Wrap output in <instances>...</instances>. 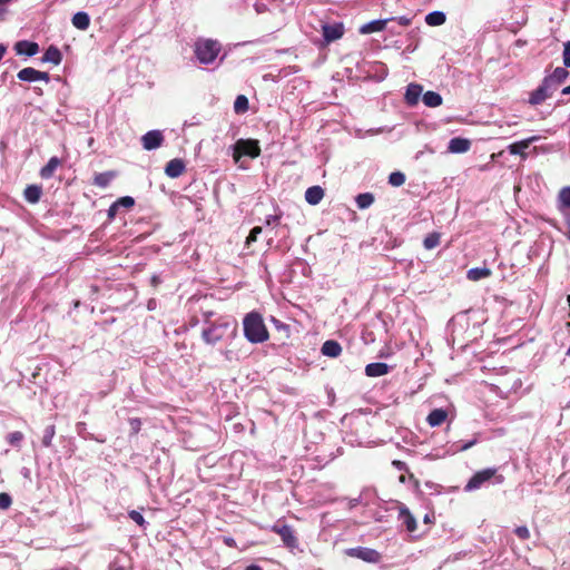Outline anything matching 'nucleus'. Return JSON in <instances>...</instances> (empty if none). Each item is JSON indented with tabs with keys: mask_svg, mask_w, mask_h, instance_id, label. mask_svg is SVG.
Returning <instances> with one entry per match:
<instances>
[{
	"mask_svg": "<svg viewBox=\"0 0 570 570\" xmlns=\"http://www.w3.org/2000/svg\"><path fill=\"white\" fill-rule=\"evenodd\" d=\"M423 521H424L425 523H431V522H432V520H431V518H430V515H429V514H426V515L424 517Z\"/></svg>",
	"mask_w": 570,
	"mask_h": 570,
	"instance_id": "nucleus-58",
	"label": "nucleus"
},
{
	"mask_svg": "<svg viewBox=\"0 0 570 570\" xmlns=\"http://www.w3.org/2000/svg\"><path fill=\"white\" fill-rule=\"evenodd\" d=\"M244 335L248 342L257 344L269 338L268 330L258 312H250L243 320Z\"/></svg>",
	"mask_w": 570,
	"mask_h": 570,
	"instance_id": "nucleus-1",
	"label": "nucleus"
},
{
	"mask_svg": "<svg viewBox=\"0 0 570 570\" xmlns=\"http://www.w3.org/2000/svg\"><path fill=\"white\" fill-rule=\"evenodd\" d=\"M61 165V160L53 156L49 159V161L47 163V165H45L41 169H40V177L43 178V179H49L53 176L56 169Z\"/></svg>",
	"mask_w": 570,
	"mask_h": 570,
	"instance_id": "nucleus-23",
	"label": "nucleus"
},
{
	"mask_svg": "<svg viewBox=\"0 0 570 570\" xmlns=\"http://www.w3.org/2000/svg\"><path fill=\"white\" fill-rule=\"evenodd\" d=\"M71 22L79 30H87L90 24V18L86 12H77L73 14Z\"/></svg>",
	"mask_w": 570,
	"mask_h": 570,
	"instance_id": "nucleus-26",
	"label": "nucleus"
},
{
	"mask_svg": "<svg viewBox=\"0 0 570 570\" xmlns=\"http://www.w3.org/2000/svg\"><path fill=\"white\" fill-rule=\"evenodd\" d=\"M562 95H570V85L562 89Z\"/></svg>",
	"mask_w": 570,
	"mask_h": 570,
	"instance_id": "nucleus-55",
	"label": "nucleus"
},
{
	"mask_svg": "<svg viewBox=\"0 0 570 570\" xmlns=\"http://www.w3.org/2000/svg\"><path fill=\"white\" fill-rule=\"evenodd\" d=\"M22 440H23V433L20 431H14L12 433H9L7 436V442L12 446H19Z\"/></svg>",
	"mask_w": 570,
	"mask_h": 570,
	"instance_id": "nucleus-38",
	"label": "nucleus"
},
{
	"mask_svg": "<svg viewBox=\"0 0 570 570\" xmlns=\"http://www.w3.org/2000/svg\"><path fill=\"white\" fill-rule=\"evenodd\" d=\"M390 366L386 363H370L365 366V374L370 377H377L387 374Z\"/></svg>",
	"mask_w": 570,
	"mask_h": 570,
	"instance_id": "nucleus-18",
	"label": "nucleus"
},
{
	"mask_svg": "<svg viewBox=\"0 0 570 570\" xmlns=\"http://www.w3.org/2000/svg\"><path fill=\"white\" fill-rule=\"evenodd\" d=\"M475 443V441H472L468 444H465L464 446H462V450H468L470 446H472L473 444Z\"/></svg>",
	"mask_w": 570,
	"mask_h": 570,
	"instance_id": "nucleus-56",
	"label": "nucleus"
},
{
	"mask_svg": "<svg viewBox=\"0 0 570 570\" xmlns=\"http://www.w3.org/2000/svg\"><path fill=\"white\" fill-rule=\"evenodd\" d=\"M110 570H125V568L120 564H117V563H112L110 566Z\"/></svg>",
	"mask_w": 570,
	"mask_h": 570,
	"instance_id": "nucleus-53",
	"label": "nucleus"
},
{
	"mask_svg": "<svg viewBox=\"0 0 570 570\" xmlns=\"http://www.w3.org/2000/svg\"><path fill=\"white\" fill-rule=\"evenodd\" d=\"M389 19L385 20H373L370 23L365 24L361 31L364 33L379 32L385 29Z\"/></svg>",
	"mask_w": 570,
	"mask_h": 570,
	"instance_id": "nucleus-31",
	"label": "nucleus"
},
{
	"mask_svg": "<svg viewBox=\"0 0 570 570\" xmlns=\"http://www.w3.org/2000/svg\"><path fill=\"white\" fill-rule=\"evenodd\" d=\"M405 183V175L402 171H393L389 176V184L393 187H400Z\"/></svg>",
	"mask_w": 570,
	"mask_h": 570,
	"instance_id": "nucleus-37",
	"label": "nucleus"
},
{
	"mask_svg": "<svg viewBox=\"0 0 570 570\" xmlns=\"http://www.w3.org/2000/svg\"><path fill=\"white\" fill-rule=\"evenodd\" d=\"M11 504H12L11 497L6 492H1L0 493V509L7 510L11 507Z\"/></svg>",
	"mask_w": 570,
	"mask_h": 570,
	"instance_id": "nucleus-42",
	"label": "nucleus"
},
{
	"mask_svg": "<svg viewBox=\"0 0 570 570\" xmlns=\"http://www.w3.org/2000/svg\"><path fill=\"white\" fill-rule=\"evenodd\" d=\"M118 207L131 208L135 206V199L130 196H124L115 202Z\"/></svg>",
	"mask_w": 570,
	"mask_h": 570,
	"instance_id": "nucleus-40",
	"label": "nucleus"
},
{
	"mask_svg": "<svg viewBox=\"0 0 570 570\" xmlns=\"http://www.w3.org/2000/svg\"><path fill=\"white\" fill-rule=\"evenodd\" d=\"M422 100L424 105L430 108L439 107L443 102L441 95L435 91H426L423 94Z\"/></svg>",
	"mask_w": 570,
	"mask_h": 570,
	"instance_id": "nucleus-27",
	"label": "nucleus"
},
{
	"mask_svg": "<svg viewBox=\"0 0 570 570\" xmlns=\"http://www.w3.org/2000/svg\"><path fill=\"white\" fill-rule=\"evenodd\" d=\"M6 51H7V47L4 45L0 43V60L3 58Z\"/></svg>",
	"mask_w": 570,
	"mask_h": 570,
	"instance_id": "nucleus-52",
	"label": "nucleus"
},
{
	"mask_svg": "<svg viewBox=\"0 0 570 570\" xmlns=\"http://www.w3.org/2000/svg\"><path fill=\"white\" fill-rule=\"evenodd\" d=\"M563 65L567 68H570V41H567L564 43V48H563Z\"/></svg>",
	"mask_w": 570,
	"mask_h": 570,
	"instance_id": "nucleus-46",
	"label": "nucleus"
},
{
	"mask_svg": "<svg viewBox=\"0 0 570 570\" xmlns=\"http://www.w3.org/2000/svg\"><path fill=\"white\" fill-rule=\"evenodd\" d=\"M514 533L521 540H528L530 538V531L525 525L517 527Z\"/></svg>",
	"mask_w": 570,
	"mask_h": 570,
	"instance_id": "nucleus-45",
	"label": "nucleus"
},
{
	"mask_svg": "<svg viewBox=\"0 0 570 570\" xmlns=\"http://www.w3.org/2000/svg\"><path fill=\"white\" fill-rule=\"evenodd\" d=\"M569 71L566 68L557 67L553 72L549 76H546L544 79H549V83L557 89L559 85L566 81L569 77Z\"/></svg>",
	"mask_w": 570,
	"mask_h": 570,
	"instance_id": "nucleus-17",
	"label": "nucleus"
},
{
	"mask_svg": "<svg viewBox=\"0 0 570 570\" xmlns=\"http://www.w3.org/2000/svg\"><path fill=\"white\" fill-rule=\"evenodd\" d=\"M394 20V18L392 19ZM395 20L399 22V24L403 26V27H407L411 24L412 22V19L411 18H407L405 16H402V17H399V18H395Z\"/></svg>",
	"mask_w": 570,
	"mask_h": 570,
	"instance_id": "nucleus-48",
	"label": "nucleus"
},
{
	"mask_svg": "<svg viewBox=\"0 0 570 570\" xmlns=\"http://www.w3.org/2000/svg\"><path fill=\"white\" fill-rule=\"evenodd\" d=\"M440 240L441 234L438 232H433L424 238L423 245L426 249H433L440 245Z\"/></svg>",
	"mask_w": 570,
	"mask_h": 570,
	"instance_id": "nucleus-35",
	"label": "nucleus"
},
{
	"mask_svg": "<svg viewBox=\"0 0 570 570\" xmlns=\"http://www.w3.org/2000/svg\"><path fill=\"white\" fill-rule=\"evenodd\" d=\"M392 464H393V466H394V468H396L399 471H404V472L409 473V478H410L411 480H414L416 484L419 483V481L414 478V474H413V473H411V472L409 471V468H407V465H406V463H405V462L400 461V460H394V461L392 462Z\"/></svg>",
	"mask_w": 570,
	"mask_h": 570,
	"instance_id": "nucleus-39",
	"label": "nucleus"
},
{
	"mask_svg": "<svg viewBox=\"0 0 570 570\" xmlns=\"http://www.w3.org/2000/svg\"><path fill=\"white\" fill-rule=\"evenodd\" d=\"M445 14L442 11H433L426 14L425 22L431 27H438L445 22Z\"/></svg>",
	"mask_w": 570,
	"mask_h": 570,
	"instance_id": "nucleus-32",
	"label": "nucleus"
},
{
	"mask_svg": "<svg viewBox=\"0 0 570 570\" xmlns=\"http://www.w3.org/2000/svg\"><path fill=\"white\" fill-rule=\"evenodd\" d=\"M448 419V411L443 409H434L430 412L426 417V422L430 426H440Z\"/></svg>",
	"mask_w": 570,
	"mask_h": 570,
	"instance_id": "nucleus-20",
	"label": "nucleus"
},
{
	"mask_svg": "<svg viewBox=\"0 0 570 570\" xmlns=\"http://www.w3.org/2000/svg\"><path fill=\"white\" fill-rule=\"evenodd\" d=\"M269 530L281 537V540L286 549L294 551L299 547V539L295 528L285 520L278 519Z\"/></svg>",
	"mask_w": 570,
	"mask_h": 570,
	"instance_id": "nucleus-3",
	"label": "nucleus"
},
{
	"mask_svg": "<svg viewBox=\"0 0 570 570\" xmlns=\"http://www.w3.org/2000/svg\"><path fill=\"white\" fill-rule=\"evenodd\" d=\"M325 193L324 189L321 186H312L308 187L305 191V200L309 205H317L323 199Z\"/></svg>",
	"mask_w": 570,
	"mask_h": 570,
	"instance_id": "nucleus-19",
	"label": "nucleus"
},
{
	"mask_svg": "<svg viewBox=\"0 0 570 570\" xmlns=\"http://www.w3.org/2000/svg\"><path fill=\"white\" fill-rule=\"evenodd\" d=\"M567 355L570 356V345H569V348L567 351Z\"/></svg>",
	"mask_w": 570,
	"mask_h": 570,
	"instance_id": "nucleus-61",
	"label": "nucleus"
},
{
	"mask_svg": "<svg viewBox=\"0 0 570 570\" xmlns=\"http://www.w3.org/2000/svg\"><path fill=\"white\" fill-rule=\"evenodd\" d=\"M159 283H160L159 277H158V276H156V275H154V276L151 277V285H153L154 287H156Z\"/></svg>",
	"mask_w": 570,
	"mask_h": 570,
	"instance_id": "nucleus-51",
	"label": "nucleus"
},
{
	"mask_svg": "<svg viewBox=\"0 0 570 570\" xmlns=\"http://www.w3.org/2000/svg\"><path fill=\"white\" fill-rule=\"evenodd\" d=\"M118 209H119L118 205L116 203H114L108 209V218H110V219L115 218Z\"/></svg>",
	"mask_w": 570,
	"mask_h": 570,
	"instance_id": "nucleus-49",
	"label": "nucleus"
},
{
	"mask_svg": "<svg viewBox=\"0 0 570 570\" xmlns=\"http://www.w3.org/2000/svg\"><path fill=\"white\" fill-rule=\"evenodd\" d=\"M128 515L138 525H140V527L145 525L146 521H145V518L142 517V514L140 512H138L136 510H131V511H129Z\"/></svg>",
	"mask_w": 570,
	"mask_h": 570,
	"instance_id": "nucleus-44",
	"label": "nucleus"
},
{
	"mask_svg": "<svg viewBox=\"0 0 570 570\" xmlns=\"http://www.w3.org/2000/svg\"><path fill=\"white\" fill-rule=\"evenodd\" d=\"M423 87L419 83H410L406 87V91L404 95L405 102L409 106L417 105L420 97L422 95Z\"/></svg>",
	"mask_w": 570,
	"mask_h": 570,
	"instance_id": "nucleus-15",
	"label": "nucleus"
},
{
	"mask_svg": "<svg viewBox=\"0 0 570 570\" xmlns=\"http://www.w3.org/2000/svg\"><path fill=\"white\" fill-rule=\"evenodd\" d=\"M223 542L229 548H237L236 541L232 537H223Z\"/></svg>",
	"mask_w": 570,
	"mask_h": 570,
	"instance_id": "nucleus-50",
	"label": "nucleus"
},
{
	"mask_svg": "<svg viewBox=\"0 0 570 570\" xmlns=\"http://www.w3.org/2000/svg\"><path fill=\"white\" fill-rule=\"evenodd\" d=\"M345 553L348 557L361 559L365 562L370 563H379L382 559V556L379 551L371 549V548H364V547H356L351 548L345 551Z\"/></svg>",
	"mask_w": 570,
	"mask_h": 570,
	"instance_id": "nucleus-7",
	"label": "nucleus"
},
{
	"mask_svg": "<svg viewBox=\"0 0 570 570\" xmlns=\"http://www.w3.org/2000/svg\"><path fill=\"white\" fill-rule=\"evenodd\" d=\"M558 208L561 212L570 209V187H563L558 194Z\"/></svg>",
	"mask_w": 570,
	"mask_h": 570,
	"instance_id": "nucleus-30",
	"label": "nucleus"
},
{
	"mask_svg": "<svg viewBox=\"0 0 570 570\" xmlns=\"http://www.w3.org/2000/svg\"><path fill=\"white\" fill-rule=\"evenodd\" d=\"M323 37L326 42L335 41L343 37L344 29L341 23L335 24H324L323 26Z\"/></svg>",
	"mask_w": 570,
	"mask_h": 570,
	"instance_id": "nucleus-13",
	"label": "nucleus"
},
{
	"mask_svg": "<svg viewBox=\"0 0 570 570\" xmlns=\"http://www.w3.org/2000/svg\"><path fill=\"white\" fill-rule=\"evenodd\" d=\"M261 155V146L256 139H238L234 145L233 158L235 163L239 161L243 156L257 158Z\"/></svg>",
	"mask_w": 570,
	"mask_h": 570,
	"instance_id": "nucleus-5",
	"label": "nucleus"
},
{
	"mask_svg": "<svg viewBox=\"0 0 570 570\" xmlns=\"http://www.w3.org/2000/svg\"><path fill=\"white\" fill-rule=\"evenodd\" d=\"M549 79L543 78L540 86L530 94V105L538 106L552 96L556 89L549 83Z\"/></svg>",
	"mask_w": 570,
	"mask_h": 570,
	"instance_id": "nucleus-8",
	"label": "nucleus"
},
{
	"mask_svg": "<svg viewBox=\"0 0 570 570\" xmlns=\"http://www.w3.org/2000/svg\"><path fill=\"white\" fill-rule=\"evenodd\" d=\"M141 142L146 150H153L163 145L164 136L159 130H150L141 137Z\"/></svg>",
	"mask_w": 570,
	"mask_h": 570,
	"instance_id": "nucleus-10",
	"label": "nucleus"
},
{
	"mask_svg": "<svg viewBox=\"0 0 570 570\" xmlns=\"http://www.w3.org/2000/svg\"><path fill=\"white\" fill-rule=\"evenodd\" d=\"M374 195L371 193L358 194L355 198L356 205L360 209L368 208L374 203Z\"/></svg>",
	"mask_w": 570,
	"mask_h": 570,
	"instance_id": "nucleus-33",
	"label": "nucleus"
},
{
	"mask_svg": "<svg viewBox=\"0 0 570 570\" xmlns=\"http://www.w3.org/2000/svg\"><path fill=\"white\" fill-rule=\"evenodd\" d=\"M397 509H399V520H401L405 524L406 530L409 532L416 531L417 523H416L414 515L409 510V508L405 504L400 503Z\"/></svg>",
	"mask_w": 570,
	"mask_h": 570,
	"instance_id": "nucleus-11",
	"label": "nucleus"
},
{
	"mask_svg": "<svg viewBox=\"0 0 570 570\" xmlns=\"http://www.w3.org/2000/svg\"><path fill=\"white\" fill-rule=\"evenodd\" d=\"M17 77L19 80L29 81V82L38 81V80H43L46 82H49V80H50V76L48 72L39 71L31 67L21 69L18 72Z\"/></svg>",
	"mask_w": 570,
	"mask_h": 570,
	"instance_id": "nucleus-9",
	"label": "nucleus"
},
{
	"mask_svg": "<svg viewBox=\"0 0 570 570\" xmlns=\"http://www.w3.org/2000/svg\"><path fill=\"white\" fill-rule=\"evenodd\" d=\"M495 479L497 483H502L504 478L501 474H498L497 468H488L481 471L475 472L472 478L468 481L464 487L465 492H471L480 489L484 483L489 482L491 479Z\"/></svg>",
	"mask_w": 570,
	"mask_h": 570,
	"instance_id": "nucleus-4",
	"label": "nucleus"
},
{
	"mask_svg": "<svg viewBox=\"0 0 570 570\" xmlns=\"http://www.w3.org/2000/svg\"><path fill=\"white\" fill-rule=\"evenodd\" d=\"M56 434V426L53 424H50L45 428L43 435L41 439V443L45 448L51 446L52 439Z\"/></svg>",
	"mask_w": 570,
	"mask_h": 570,
	"instance_id": "nucleus-36",
	"label": "nucleus"
},
{
	"mask_svg": "<svg viewBox=\"0 0 570 570\" xmlns=\"http://www.w3.org/2000/svg\"><path fill=\"white\" fill-rule=\"evenodd\" d=\"M566 327L570 331V322L566 324Z\"/></svg>",
	"mask_w": 570,
	"mask_h": 570,
	"instance_id": "nucleus-60",
	"label": "nucleus"
},
{
	"mask_svg": "<svg viewBox=\"0 0 570 570\" xmlns=\"http://www.w3.org/2000/svg\"><path fill=\"white\" fill-rule=\"evenodd\" d=\"M186 171V164L180 158H174L166 164L165 174L170 178H178Z\"/></svg>",
	"mask_w": 570,
	"mask_h": 570,
	"instance_id": "nucleus-12",
	"label": "nucleus"
},
{
	"mask_svg": "<svg viewBox=\"0 0 570 570\" xmlns=\"http://www.w3.org/2000/svg\"><path fill=\"white\" fill-rule=\"evenodd\" d=\"M323 355L328 357H337L342 353V346L334 340H328L323 343L321 348Z\"/></svg>",
	"mask_w": 570,
	"mask_h": 570,
	"instance_id": "nucleus-22",
	"label": "nucleus"
},
{
	"mask_svg": "<svg viewBox=\"0 0 570 570\" xmlns=\"http://www.w3.org/2000/svg\"><path fill=\"white\" fill-rule=\"evenodd\" d=\"M194 52L200 63L208 65L215 61L220 52V43L213 39H197Z\"/></svg>",
	"mask_w": 570,
	"mask_h": 570,
	"instance_id": "nucleus-2",
	"label": "nucleus"
},
{
	"mask_svg": "<svg viewBox=\"0 0 570 570\" xmlns=\"http://www.w3.org/2000/svg\"><path fill=\"white\" fill-rule=\"evenodd\" d=\"M492 272L488 267H475L468 271L466 277L470 281L476 282L491 276Z\"/></svg>",
	"mask_w": 570,
	"mask_h": 570,
	"instance_id": "nucleus-28",
	"label": "nucleus"
},
{
	"mask_svg": "<svg viewBox=\"0 0 570 570\" xmlns=\"http://www.w3.org/2000/svg\"><path fill=\"white\" fill-rule=\"evenodd\" d=\"M399 481H400L401 483H405V481H406V476H405V474H401V475H400V478H399Z\"/></svg>",
	"mask_w": 570,
	"mask_h": 570,
	"instance_id": "nucleus-57",
	"label": "nucleus"
},
{
	"mask_svg": "<svg viewBox=\"0 0 570 570\" xmlns=\"http://www.w3.org/2000/svg\"><path fill=\"white\" fill-rule=\"evenodd\" d=\"M249 108V102L246 96L239 95L234 102V110L236 114H245Z\"/></svg>",
	"mask_w": 570,
	"mask_h": 570,
	"instance_id": "nucleus-34",
	"label": "nucleus"
},
{
	"mask_svg": "<svg viewBox=\"0 0 570 570\" xmlns=\"http://www.w3.org/2000/svg\"><path fill=\"white\" fill-rule=\"evenodd\" d=\"M245 570H263V569L259 566L252 564V566L246 567Z\"/></svg>",
	"mask_w": 570,
	"mask_h": 570,
	"instance_id": "nucleus-54",
	"label": "nucleus"
},
{
	"mask_svg": "<svg viewBox=\"0 0 570 570\" xmlns=\"http://www.w3.org/2000/svg\"><path fill=\"white\" fill-rule=\"evenodd\" d=\"M129 425L132 434H137L141 429V421L137 417L129 420Z\"/></svg>",
	"mask_w": 570,
	"mask_h": 570,
	"instance_id": "nucleus-47",
	"label": "nucleus"
},
{
	"mask_svg": "<svg viewBox=\"0 0 570 570\" xmlns=\"http://www.w3.org/2000/svg\"><path fill=\"white\" fill-rule=\"evenodd\" d=\"M61 60H62V55H61L60 50L56 46H50L46 50V52H45V55L42 57V61L51 62L55 66L60 65Z\"/></svg>",
	"mask_w": 570,
	"mask_h": 570,
	"instance_id": "nucleus-25",
	"label": "nucleus"
},
{
	"mask_svg": "<svg viewBox=\"0 0 570 570\" xmlns=\"http://www.w3.org/2000/svg\"><path fill=\"white\" fill-rule=\"evenodd\" d=\"M42 195V188L39 185H28L23 191L24 199L30 204H37Z\"/></svg>",
	"mask_w": 570,
	"mask_h": 570,
	"instance_id": "nucleus-24",
	"label": "nucleus"
},
{
	"mask_svg": "<svg viewBox=\"0 0 570 570\" xmlns=\"http://www.w3.org/2000/svg\"><path fill=\"white\" fill-rule=\"evenodd\" d=\"M116 177V171H106L96 174L94 177V184L98 187L105 188Z\"/></svg>",
	"mask_w": 570,
	"mask_h": 570,
	"instance_id": "nucleus-29",
	"label": "nucleus"
},
{
	"mask_svg": "<svg viewBox=\"0 0 570 570\" xmlns=\"http://www.w3.org/2000/svg\"><path fill=\"white\" fill-rule=\"evenodd\" d=\"M10 0H0V4H4L7 2H9Z\"/></svg>",
	"mask_w": 570,
	"mask_h": 570,
	"instance_id": "nucleus-59",
	"label": "nucleus"
},
{
	"mask_svg": "<svg viewBox=\"0 0 570 570\" xmlns=\"http://www.w3.org/2000/svg\"><path fill=\"white\" fill-rule=\"evenodd\" d=\"M471 147V141L465 138L455 137L452 138L449 142V150L451 153H466Z\"/></svg>",
	"mask_w": 570,
	"mask_h": 570,
	"instance_id": "nucleus-21",
	"label": "nucleus"
},
{
	"mask_svg": "<svg viewBox=\"0 0 570 570\" xmlns=\"http://www.w3.org/2000/svg\"><path fill=\"white\" fill-rule=\"evenodd\" d=\"M569 317H570V313H569Z\"/></svg>",
	"mask_w": 570,
	"mask_h": 570,
	"instance_id": "nucleus-62",
	"label": "nucleus"
},
{
	"mask_svg": "<svg viewBox=\"0 0 570 570\" xmlns=\"http://www.w3.org/2000/svg\"><path fill=\"white\" fill-rule=\"evenodd\" d=\"M262 233L261 226H255L246 238V245L249 246L252 243L257 240L258 235Z\"/></svg>",
	"mask_w": 570,
	"mask_h": 570,
	"instance_id": "nucleus-43",
	"label": "nucleus"
},
{
	"mask_svg": "<svg viewBox=\"0 0 570 570\" xmlns=\"http://www.w3.org/2000/svg\"><path fill=\"white\" fill-rule=\"evenodd\" d=\"M228 328V322H223L218 320L210 323L207 328L203 330L202 337L207 344L215 345L216 343L220 342L224 338Z\"/></svg>",
	"mask_w": 570,
	"mask_h": 570,
	"instance_id": "nucleus-6",
	"label": "nucleus"
},
{
	"mask_svg": "<svg viewBox=\"0 0 570 570\" xmlns=\"http://www.w3.org/2000/svg\"><path fill=\"white\" fill-rule=\"evenodd\" d=\"M283 213L279 210L277 214L269 215L265 219L266 226H278L282 219Z\"/></svg>",
	"mask_w": 570,
	"mask_h": 570,
	"instance_id": "nucleus-41",
	"label": "nucleus"
},
{
	"mask_svg": "<svg viewBox=\"0 0 570 570\" xmlns=\"http://www.w3.org/2000/svg\"><path fill=\"white\" fill-rule=\"evenodd\" d=\"M538 139L539 138L537 136H533L524 140L513 142L508 147V150L511 155H520L522 158H527L528 155L524 150L530 146V144Z\"/></svg>",
	"mask_w": 570,
	"mask_h": 570,
	"instance_id": "nucleus-14",
	"label": "nucleus"
},
{
	"mask_svg": "<svg viewBox=\"0 0 570 570\" xmlns=\"http://www.w3.org/2000/svg\"><path fill=\"white\" fill-rule=\"evenodd\" d=\"M14 49L18 55H26L32 57L38 53L39 46L37 42L21 40L16 43Z\"/></svg>",
	"mask_w": 570,
	"mask_h": 570,
	"instance_id": "nucleus-16",
	"label": "nucleus"
}]
</instances>
